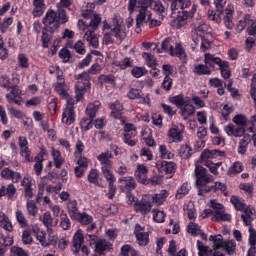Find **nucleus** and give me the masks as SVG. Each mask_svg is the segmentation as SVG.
I'll return each instance as SVG.
<instances>
[{
  "label": "nucleus",
  "instance_id": "1",
  "mask_svg": "<svg viewBox=\"0 0 256 256\" xmlns=\"http://www.w3.org/2000/svg\"><path fill=\"white\" fill-rule=\"evenodd\" d=\"M69 21V17L65 13V10H58V13L55 10H48L42 20L44 25V29L48 31V33H57L59 31V27L61 25L67 23Z\"/></svg>",
  "mask_w": 256,
  "mask_h": 256
},
{
  "label": "nucleus",
  "instance_id": "2",
  "mask_svg": "<svg viewBox=\"0 0 256 256\" xmlns=\"http://www.w3.org/2000/svg\"><path fill=\"white\" fill-rule=\"evenodd\" d=\"M138 14L136 15V33L141 31L144 23H149L151 21L152 13L149 8L143 3L142 0H139L137 4Z\"/></svg>",
  "mask_w": 256,
  "mask_h": 256
},
{
  "label": "nucleus",
  "instance_id": "3",
  "mask_svg": "<svg viewBox=\"0 0 256 256\" xmlns=\"http://www.w3.org/2000/svg\"><path fill=\"white\" fill-rule=\"evenodd\" d=\"M111 33L118 39V41H123V39L127 37V26L123 23V18H121V16H114Z\"/></svg>",
  "mask_w": 256,
  "mask_h": 256
},
{
  "label": "nucleus",
  "instance_id": "4",
  "mask_svg": "<svg viewBox=\"0 0 256 256\" xmlns=\"http://www.w3.org/2000/svg\"><path fill=\"white\" fill-rule=\"evenodd\" d=\"M185 134V125L182 123L172 124L168 130L167 137L171 143H182Z\"/></svg>",
  "mask_w": 256,
  "mask_h": 256
},
{
  "label": "nucleus",
  "instance_id": "5",
  "mask_svg": "<svg viewBox=\"0 0 256 256\" xmlns=\"http://www.w3.org/2000/svg\"><path fill=\"white\" fill-rule=\"evenodd\" d=\"M78 82L76 84V100L74 101L75 103H79L81 99H83V93L87 87H89V74L87 73H82L77 76Z\"/></svg>",
  "mask_w": 256,
  "mask_h": 256
},
{
  "label": "nucleus",
  "instance_id": "6",
  "mask_svg": "<svg viewBox=\"0 0 256 256\" xmlns=\"http://www.w3.org/2000/svg\"><path fill=\"white\" fill-rule=\"evenodd\" d=\"M195 175H196V185L198 189H201V187H205L208 183H212L213 176L207 174V169L196 165L195 168Z\"/></svg>",
  "mask_w": 256,
  "mask_h": 256
},
{
  "label": "nucleus",
  "instance_id": "7",
  "mask_svg": "<svg viewBox=\"0 0 256 256\" xmlns=\"http://www.w3.org/2000/svg\"><path fill=\"white\" fill-rule=\"evenodd\" d=\"M73 105H75V101L73 99H68L66 108L62 113V123H64V125L69 126L75 123V108Z\"/></svg>",
  "mask_w": 256,
  "mask_h": 256
},
{
  "label": "nucleus",
  "instance_id": "8",
  "mask_svg": "<svg viewBox=\"0 0 256 256\" xmlns=\"http://www.w3.org/2000/svg\"><path fill=\"white\" fill-rule=\"evenodd\" d=\"M137 136V129L133 124H126L124 126V137L123 141L129 147H135L137 145V140L133 139Z\"/></svg>",
  "mask_w": 256,
  "mask_h": 256
},
{
  "label": "nucleus",
  "instance_id": "9",
  "mask_svg": "<svg viewBox=\"0 0 256 256\" xmlns=\"http://www.w3.org/2000/svg\"><path fill=\"white\" fill-rule=\"evenodd\" d=\"M88 241L90 245H94L96 253L103 255L107 249H109V242L103 239L97 238L95 235L88 234Z\"/></svg>",
  "mask_w": 256,
  "mask_h": 256
},
{
  "label": "nucleus",
  "instance_id": "10",
  "mask_svg": "<svg viewBox=\"0 0 256 256\" xmlns=\"http://www.w3.org/2000/svg\"><path fill=\"white\" fill-rule=\"evenodd\" d=\"M101 23V16L95 15L89 24H86L85 21L79 20L78 21V28L80 31H88L95 33L96 29L99 28V24Z\"/></svg>",
  "mask_w": 256,
  "mask_h": 256
},
{
  "label": "nucleus",
  "instance_id": "11",
  "mask_svg": "<svg viewBox=\"0 0 256 256\" xmlns=\"http://www.w3.org/2000/svg\"><path fill=\"white\" fill-rule=\"evenodd\" d=\"M243 214L241 219L246 227H251L253 221L256 219V210L255 207L248 205L242 210Z\"/></svg>",
  "mask_w": 256,
  "mask_h": 256
},
{
  "label": "nucleus",
  "instance_id": "12",
  "mask_svg": "<svg viewBox=\"0 0 256 256\" xmlns=\"http://www.w3.org/2000/svg\"><path fill=\"white\" fill-rule=\"evenodd\" d=\"M134 209L136 213H141L142 215H147L153 209V203L144 196L140 201L134 204Z\"/></svg>",
  "mask_w": 256,
  "mask_h": 256
},
{
  "label": "nucleus",
  "instance_id": "13",
  "mask_svg": "<svg viewBox=\"0 0 256 256\" xmlns=\"http://www.w3.org/2000/svg\"><path fill=\"white\" fill-rule=\"evenodd\" d=\"M192 41H193L195 47H197V45H199V43H200V49L203 52L207 51L208 49H211V34L210 33H206L205 36L192 35Z\"/></svg>",
  "mask_w": 256,
  "mask_h": 256
},
{
  "label": "nucleus",
  "instance_id": "14",
  "mask_svg": "<svg viewBox=\"0 0 256 256\" xmlns=\"http://www.w3.org/2000/svg\"><path fill=\"white\" fill-rule=\"evenodd\" d=\"M11 91L10 93L6 94V99L8 103H15L16 105H22L23 104V98L21 95H23V91L19 89V86H12L10 87Z\"/></svg>",
  "mask_w": 256,
  "mask_h": 256
},
{
  "label": "nucleus",
  "instance_id": "15",
  "mask_svg": "<svg viewBox=\"0 0 256 256\" xmlns=\"http://www.w3.org/2000/svg\"><path fill=\"white\" fill-rule=\"evenodd\" d=\"M54 87H55L56 93H58V95H60L62 99H65L66 102H68L69 99H73L69 96V86L65 84V79L58 78V81Z\"/></svg>",
  "mask_w": 256,
  "mask_h": 256
},
{
  "label": "nucleus",
  "instance_id": "16",
  "mask_svg": "<svg viewBox=\"0 0 256 256\" xmlns=\"http://www.w3.org/2000/svg\"><path fill=\"white\" fill-rule=\"evenodd\" d=\"M134 233H135L138 245L145 246L149 244V232H145L144 227H141V225L137 224L135 226Z\"/></svg>",
  "mask_w": 256,
  "mask_h": 256
},
{
  "label": "nucleus",
  "instance_id": "17",
  "mask_svg": "<svg viewBox=\"0 0 256 256\" xmlns=\"http://www.w3.org/2000/svg\"><path fill=\"white\" fill-rule=\"evenodd\" d=\"M147 173H149V168L145 164H138L134 175L139 183L147 185V183H149V180H147Z\"/></svg>",
  "mask_w": 256,
  "mask_h": 256
},
{
  "label": "nucleus",
  "instance_id": "18",
  "mask_svg": "<svg viewBox=\"0 0 256 256\" xmlns=\"http://www.w3.org/2000/svg\"><path fill=\"white\" fill-rule=\"evenodd\" d=\"M30 229L40 245H42V247H47V233L45 230H42L37 224L31 225Z\"/></svg>",
  "mask_w": 256,
  "mask_h": 256
},
{
  "label": "nucleus",
  "instance_id": "19",
  "mask_svg": "<svg viewBox=\"0 0 256 256\" xmlns=\"http://www.w3.org/2000/svg\"><path fill=\"white\" fill-rule=\"evenodd\" d=\"M83 243H85V236H83V231L77 230L73 236V254L75 256H79V252L81 251V247H83Z\"/></svg>",
  "mask_w": 256,
  "mask_h": 256
},
{
  "label": "nucleus",
  "instance_id": "20",
  "mask_svg": "<svg viewBox=\"0 0 256 256\" xmlns=\"http://www.w3.org/2000/svg\"><path fill=\"white\" fill-rule=\"evenodd\" d=\"M197 249H198V255L199 256H225L223 252L218 250H211L209 246L203 245V242L197 241Z\"/></svg>",
  "mask_w": 256,
  "mask_h": 256
},
{
  "label": "nucleus",
  "instance_id": "21",
  "mask_svg": "<svg viewBox=\"0 0 256 256\" xmlns=\"http://www.w3.org/2000/svg\"><path fill=\"white\" fill-rule=\"evenodd\" d=\"M156 169L159 171V173H166V175H171L172 173H175L176 165L174 162L157 161Z\"/></svg>",
  "mask_w": 256,
  "mask_h": 256
},
{
  "label": "nucleus",
  "instance_id": "22",
  "mask_svg": "<svg viewBox=\"0 0 256 256\" xmlns=\"http://www.w3.org/2000/svg\"><path fill=\"white\" fill-rule=\"evenodd\" d=\"M224 132L228 137H244L245 128L241 126H235L233 124H228L224 127Z\"/></svg>",
  "mask_w": 256,
  "mask_h": 256
},
{
  "label": "nucleus",
  "instance_id": "23",
  "mask_svg": "<svg viewBox=\"0 0 256 256\" xmlns=\"http://www.w3.org/2000/svg\"><path fill=\"white\" fill-rule=\"evenodd\" d=\"M118 183H120L121 191H133L135 187H137V183L135 182V178L132 176H125L118 179Z\"/></svg>",
  "mask_w": 256,
  "mask_h": 256
},
{
  "label": "nucleus",
  "instance_id": "24",
  "mask_svg": "<svg viewBox=\"0 0 256 256\" xmlns=\"http://www.w3.org/2000/svg\"><path fill=\"white\" fill-rule=\"evenodd\" d=\"M22 187H24L25 197L32 199L35 193L33 192V178L26 175L21 181Z\"/></svg>",
  "mask_w": 256,
  "mask_h": 256
},
{
  "label": "nucleus",
  "instance_id": "25",
  "mask_svg": "<svg viewBox=\"0 0 256 256\" xmlns=\"http://www.w3.org/2000/svg\"><path fill=\"white\" fill-rule=\"evenodd\" d=\"M183 212L189 221H195L197 219V210L195 209V203L193 201L186 202L183 205Z\"/></svg>",
  "mask_w": 256,
  "mask_h": 256
},
{
  "label": "nucleus",
  "instance_id": "26",
  "mask_svg": "<svg viewBox=\"0 0 256 256\" xmlns=\"http://www.w3.org/2000/svg\"><path fill=\"white\" fill-rule=\"evenodd\" d=\"M33 17H41L43 13L47 10V5H45V0H33Z\"/></svg>",
  "mask_w": 256,
  "mask_h": 256
},
{
  "label": "nucleus",
  "instance_id": "27",
  "mask_svg": "<svg viewBox=\"0 0 256 256\" xmlns=\"http://www.w3.org/2000/svg\"><path fill=\"white\" fill-rule=\"evenodd\" d=\"M217 157H225V152L221 150L205 149L200 155V159H202V161H205L207 159H217Z\"/></svg>",
  "mask_w": 256,
  "mask_h": 256
},
{
  "label": "nucleus",
  "instance_id": "28",
  "mask_svg": "<svg viewBox=\"0 0 256 256\" xmlns=\"http://www.w3.org/2000/svg\"><path fill=\"white\" fill-rule=\"evenodd\" d=\"M50 153L52 155V159L56 169H61L63 163H65V158H63V156L61 155V151H59L55 147H51Z\"/></svg>",
  "mask_w": 256,
  "mask_h": 256
},
{
  "label": "nucleus",
  "instance_id": "29",
  "mask_svg": "<svg viewBox=\"0 0 256 256\" xmlns=\"http://www.w3.org/2000/svg\"><path fill=\"white\" fill-rule=\"evenodd\" d=\"M225 61L221 60V58L216 57L211 53L204 54V63L208 65V67H215L217 65L220 67Z\"/></svg>",
  "mask_w": 256,
  "mask_h": 256
},
{
  "label": "nucleus",
  "instance_id": "30",
  "mask_svg": "<svg viewBox=\"0 0 256 256\" xmlns=\"http://www.w3.org/2000/svg\"><path fill=\"white\" fill-rule=\"evenodd\" d=\"M111 159H113V153L109 151L97 156V160L102 165L101 167H113V161Z\"/></svg>",
  "mask_w": 256,
  "mask_h": 256
},
{
  "label": "nucleus",
  "instance_id": "31",
  "mask_svg": "<svg viewBox=\"0 0 256 256\" xmlns=\"http://www.w3.org/2000/svg\"><path fill=\"white\" fill-rule=\"evenodd\" d=\"M188 101H191V99L189 97L183 96L182 94L169 98V103H172V105H176L178 109H181L184 105H187Z\"/></svg>",
  "mask_w": 256,
  "mask_h": 256
},
{
  "label": "nucleus",
  "instance_id": "32",
  "mask_svg": "<svg viewBox=\"0 0 256 256\" xmlns=\"http://www.w3.org/2000/svg\"><path fill=\"white\" fill-rule=\"evenodd\" d=\"M170 55L172 57H179L181 61H187V53H185V49H183V45H181V43L175 44V48L170 51Z\"/></svg>",
  "mask_w": 256,
  "mask_h": 256
},
{
  "label": "nucleus",
  "instance_id": "33",
  "mask_svg": "<svg viewBox=\"0 0 256 256\" xmlns=\"http://www.w3.org/2000/svg\"><path fill=\"white\" fill-rule=\"evenodd\" d=\"M101 109V102L100 101H95L90 104H88L86 108V115L90 117V119H95L97 117V111Z\"/></svg>",
  "mask_w": 256,
  "mask_h": 256
},
{
  "label": "nucleus",
  "instance_id": "34",
  "mask_svg": "<svg viewBox=\"0 0 256 256\" xmlns=\"http://www.w3.org/2000/svg\"><path fill=\"white\" fill-rule=\"evenodd\" d=\"M83 33H84V39L87 41L90 47L97 49L99 47V37L93 34L94 32L83 31Z\"/></svg>",
  "mask_w": 256,
  "mask_h": 256
},
{
  "label": "nucleus",
  "instance_id": "35",
  "mask_svg": "<svg viewBox=\"0 0 256 256\" xmlns=\"http://www.w3.org/2000/svg\"><path fill=\"white\" fill-rule=\"evenodd\" d=\"M0 227L5 231H8V233L13 231V224L11 223V220H9V216L4 212H0Z\"/></svg>",
  "mask_w": 256,
  "mask_h": 256
},
{
  "label": "nucleus",
  "instance_id": "36",
  "mask_svg": "<svg viewBox=\"0 0 256 256\" xmlns=\"http://www.w3.org/2000/svg\"><path fill=\"white\" fill-rule=\"evenodd\" d=\"M178 155L182 159H191L193 156V148L189 144H182L179 148Z\"/></svg>",
  "mask_w": 256,
  "mask_h": 256
},
{
  "label": "nucleus",
  "instance_id": "37",
  "mask_svg": "<svg viewBox=\"0 0 256 256\" xmlns=\"http://www.w3.org/2000/svg\"><path fill=\"white\" fill-rule=\"evenodd\" d=\"M249 141H251V136L249 134H245L242 139H240L238 143V153L239 155H245L247 153V147H249Z\"/></svg>",
  "mask_w": 256,
  "mask_h": 256
},
{
  "label": "nucleus",
  "instance_id": "38",
  "mask_svg": "<svg viewBox=\"0 0 256 256\" xmlns=\"http://www.w3.org/2000/svg\"><path fill=\"white\" fill-rule=\"evenodd\" d=\"M111 109V117L113 119H121V113L123 112V104H121L119 101L114 102L110 105Z\"/></svg>",
  "mask_w": 256,
  "mask_h": 256
},
{
  "label": "nucleus",
  "instance_id": "39",
  "mask_svg": "<svg viewBox=\"0 0 256 256\" xmlns=\"http://www.w3.org/2000/svg\"><path fill=\"white\" fill-rule=\"evenodd\" d=\"M169 197V191L162 190L158 194H154L151 199L152 203H155L156 205H163L165 203V200Z\"/></svg>",
  "mask_w": 256,
  "mask_h": 256
},
{
  "label": "nucleus",
  "instance_id": "40",
  "mask_svg": "<svg viewBox=\"0 0 256 256\" xmlns=\"http://www.w3.org/2000/svg\"><path fill=\"white\" fill-rule=\"evenodd\" d=\"M171 11H177L179 9H187L191 7V0H173L171 4Z\"/></svg>",
  "mask_w": 256,
  "mask_h": 256
},
{
  "label": "nucleus",
  "instance_id": "41",
  "mask_svg": "<svg viewBox=\"0 0 256 256\" xmlns=\"http://www.w3.org/2000/svg\"><path fill=\"white\" fill-rule=\"evenodd\" d=\"M60 227L63 231H69L71 229V220H69L67 212L64 210L60 213Z\"/></svg>",
  "mask_w": 256,
  "mask_h": 256
},
{
  "label": "nucleus",
  "instance_id": "42",
  "mask_svg": "<svg viewBox=\"0 0 256 256\" xmlns=\"http://www.w3.org/2000/svg\"><path fill=\"white\" fill-rule=\"evenodd\" d=\"M142 137L145 141V144L148 147H155L156 143L153 138H151V128H143L142 130Z\"/></svg>",
  "mask_w": 256,
  "mask_h": 256
},
{
  "label": "nucleus",
  "instance_id": "43",
  "mask_svg": "<svg viewBox=\"0 0 256 256\" xmlns=\"http://www.w3.org/2000/svg\"><path fill=\"white\" fill-rule=\"evenodd\" d=\"M181 115L185 118L191 117L195 113V106L191 104V101H188L182 108H180Z\"/></svg>",
  "mask_w": 256,
  "mask_h": 256
},
{
  "label": "nucleus",
  "instance_id": "44",
  "mask_svg": "<svg viewBox=\"0 0 256 256\" xmlns=\"http://www.w3.org/2000/svg\"><path fill=\"white\" fill-rule=\"evenodd\" d=\"M111 169H113V167H101L102 175L108 183H115L117 178H115V174Z\"/></svg>",
  "mask_w": 256,
  "mask_h": 256
},
{
  "label": "nucleus",
  "instance_id": "45",
  "mask_svg": "<svg viewBox=\"0 0 256 256\" xmlns=\"http://www.w3.org/2000/svg\"><path fill=\"white\" fill-rule=\"evenodd\" d=\"M194 221L195 220H190V223L187 226V233L193 235V237H197V235H201V226Z\"/></svg>",
  "mask_w": 256,
  "mask_h": 256
},
{
  "label": "nucleus",
  "instance_id": "46",
  "mask_svg": "<svg viewBox=\"0 0 256 256\" xmlns=\"http://www.w3.org/2000/svg\"><path fill=\"white\" fill-rule=\"evenodd\" d=\"M143 3L153 11L163 12V4L159 0H142Z\"/></svg>",
  "mask_w": 256,
  "mask_h": 256
},
{
  "label": "nucleus",
  "instance_id": "47",
  "mask_svg": "<svg viewBox=\"0 0 256 256\" xmlns=\"http://www.w3.org/2000/svg\"><path fill=\"white\" fill-rule=\"evenodd\" d=\"M153 214V221L155 223H165V218L167 217V214L163 210L159 209H152Z\"/></svg>",
  "mask_w": 256,
  "mask_h": 256
},
{
  "label": "nucleus",
  "instance_id": "48",
  "mask_svg": "<svg viewBox=\"0 0 256 256\" xmlns=\"http://www.w3.org/2000/svg\"><path fill=\"white\" fill-rule=\"evenodd\" d=\"M209 241H212L214 250L223 249L225 246V240L221 235L210 236Z\"/></svg>",
  "mask_w": 256,
  "mask_h": 256
},
{
  "label": "nucleus",
  "instance_id": "49",
  "mask_svg": "<svg viewBox=\"0 0 256 256\" xmlns=\"http://www.w3.org/2000/svg\"><path fill=\"white\" fill-rule=\"evenodd\" d=\"M189 191H191V184L187 182L183 183L176 192V199H183L185 195L189 194Z\"/></svg>",
  "mask_w": 256,
  "mask_h": 256
},
{
  "label": "nucleus",
  "instance_id": "50",
  "mask_svg": "<svg viewBox=\"0 0 256 256\" xmlns=\"http://www.w3.org/2000/svg\"><path fill=\"white\" fill-rule=\"evenodd\" d=\"M194 73L196 75H211V69L207 64H196L194 66Z\"/></svg>",
  "mask_w": 256,
  "mask_h": 256
},
{
  "label": "nucleus",
  "instance_id": "51",
  "mask_svg": "<svg viewBox=\"0 0 256 256\" xmlns=\"http://www.w3.org/2000/svg\"><path fill=\"white\" fill-rule=\"evenodd\" d=\"M207 33H209V25L202 22L196 27L195 32L192 35H195V37H202L207 35Z\"/></svg>",
  "mask_w": 256,
  "mask_h": 256
},
{
  "label": "nucleus",
  "instance_id": "52",
  "mask_svg": "<svg viewBox=\"0 0 256 256\" xmlns=\"http://www.w3.org/2000/svg\"><path fill=\"white\" fill-rule=\"evenodd\" d=\"M212 221H231V214L225 212V209L221 210L220 212H216V214H214Z\"/></svg>",
  "mask_w": 256,
  "mask_h": 256
},
{
  "label": "nucleus",
  "instance_id": "53",
  "mask_svg": "<svg viewBox=\"0 0 256 256\" xmlns=\"http://www.w3.org/2000/svg\"><path fill=\"white\" fill-rule=\"evenodd\" d=\"M223 249L226 251L228 255H234L237 250V243L233 240H225Z\"/></svg>",
  "mask_w": 256,
  "mask_h": 256
},
{
  "label": "nucleus",
  "instance_id": "54",
  "mask_svg": "<svg viewBox=\"0 0 256 256\" xmlns=\"http://www.w3.org/2000/svg\"><path fill=\"white\" fill-rule=\"evenodd\" d=\"M230 203H232L237 211H243V209L247 207V204L241 201V199H239L237 196H231Z\"/></svg>",
  "mask_w": 256,
  "mask_h": 256
},
{
  "label": "nucleus",
  "instance_id": "55",
  "mask_svg": "<svg viewBox=\"0 0 256 256\" xmlns=\"http://www.w3.org/2000/svg\"><path fill=\"white\" fill-rule=\"evenodd\" d=\"M15 217L20 227H22V229H25V227L29 225L27 223V218L25 217V214H23V211L16 210Z\"/></svg>",
  "mask_w": 256,
  "mask_h": 256
},
{
  "label": "nucleus",
  "instance_id": "56",
  "mask_svg": "<svg viewBox=\"0 0 256 256\" xmlns=\"http://www.w3.org/2000/svg\"><path fill=\"white\" fill-rule=\"evenodd\" d=\"M27 213L28 215H30L31 217H36L37 213L39 212V209L37 208V204H35V201L33 200H28L27 204Z\"/></svg>",
  "mask_w": 256,
  "mask_h": 256
},
{
  "label": "nucleus",
  "instance_id": "57",
  "mask_svg": "<svg viewBox=\"0 0 256 256\" xmlns=\"http://www.w3.org/2000/svg\"><path fill=\"white\" fill-rule=\"evenodd\" d=\"M243 171V163L237 161L234 162L233 165L228 170V175H237L238 173H242Z\"/></svg>",
  "mask_w": 256,
  "mask_h": 256
},
{
  "label": "nucleus",
  "instance_id": "58",
  "mask_svg": "<svg viewBox=\"0 0 256 256\" xmlns=\"http://www.w3.org/2000/svg\"><path fill=\"white\" fill-rule=\"evenodd\" d=\"M187 19H193V14H189L188 11L182 12L176 19V22L178 23V27H183Z\"/></svg>",
  "mask_w": 256,
  "mask_h": 256
},
{
  "label": "nucleus",
  "instance_id": "59",
  "mask_svg": "<svg viewBox=\"0 0 256 256\" xmlns=\"http://www.w3.org/2000/svg\"><path fill=\"white\" fill-rule=\"evenodd\" d=\"M159 153L162 159H173L175 154L167 149V146L160 145L159 146Z\"/></svg>",
  "mask_w": 256,
  "mask_h": 256
},
{
  "label": "nucleus",
  "instance_id": "60",
  "mask_svg": "<svg viewBox=\"0 0 256 256\" xmlns=\"http://www.w3.org/2000/svg\"><path fill=\"white\" fill-rule=\"evenodd\" d=\"M233 123L238 127H243L245 129V127H247V117L243 114H238L234 116Z\"/></svg>",
  "mask_w": 256,
  "mask_h": 256
},
{
  "label": "nucleus",
  "instance_id": "61",
  "mask_svg": "<svg viewBox=\"0 0 256 256\" xmlns=\"http://www.w3.org/2000/svg\"><path fill=\"white\" fill-rule=\"evenodd\" d=\"M219 67L223 79H229L231 77V72L229 71V62L224 61Z\"/></svg>",
  "mask_w": 256,
  "mask_h": 256
},
{
  "label": "nucleus",
  "instance_id": "62",
  "mask_svg": "<svg viewBox=\"0 0 256 256\" xmlns=\"http://www.w3.org/2000/svg\"><path fill=\"white\" fill-rule=\"evenodd\" d=\"M120 256H137V251L129 245H124L121 248Z\"/></svg>",
  "mask_w": 256,
  "mask_h": 256
},
{
  "label": "nucleus",
  "instance_id": "63",
  "mask_svg": "<svg viewBox=\"0 0 256 256\" xmlns=\"http://www.w3.org/2000/svg\"><path fill=\"white\" fill-rule=\"evenodd\" d=\"M140 157H142L144 161H153V152L149 148H142L140 150Z\"/></svg>",
  "mask_w": 256,
  "mask_h": 256
},
{
  "label": "nucleus",
  "instance_id": "64",
  "mask_svg": "<svg viewBox=\"0 0 256 256\" xmlns=\"http://www.w3.org/2000/svg\"><path fill=\"white\" fill-rule=\"evenodd\" d=\"M250 95L256 104V74H253L250 84Z\"/></svg>",
  "mask_w": 256,
  "mask_h": 256
}]
</instances>
